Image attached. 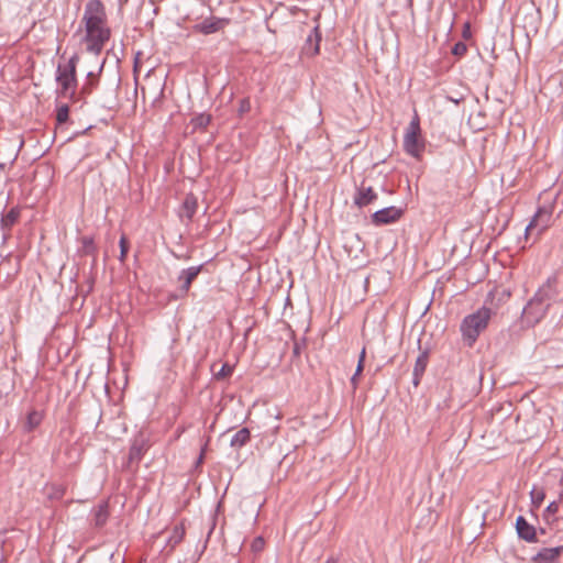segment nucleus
<instances>
[{
  "instance_id": "8",
  "label": "nucleus",
  "mask_w": 563,
  "mask_h": 563,
  "mask_svg": "<svg viewBox=\"0 0 563 563\" xmlns=\"http://www.w3.org/2000/svg\"><path fill=\"white\" fill-rule=\"evenodd\" d=\"M402 216V210L396 207H387L373 213L372 222L375 225L389 224L398 221Z\"/></svg>"
},
{
  "instance_id": "18",
  "label": "nucleus",
  "mask_w": 563,
  "mask_h": 563,
  "mask_svg": "<svg viewBox=\"0 0 563 563\" xmlns=\"http://www.w3.org/2000/svg\"><path fill=\"white\" fill-rule=\"evenodd\" d=\"M251 439V432L247 428L240 429L231 439V446L234 449L243 448Z\"/></svg>"
},
{
  "instance_id": "3",
  "label": "nucleus",
  "mask_w": 563,
  "mask_h": 563,
  "mask_svg": "<svg viewBox=\"0 0 563 563\" xmlns=\"http://www.w3.org/2000/svg\"><path fill=\"white\" fill-rule=\"evenodd\" d=\"M490 317L492 310L487 307H482L462 320L460 330L464 342L468 346H472L479 334L487 328Z\"/></svg>"
},
{
  "instance_id": "31",
  "label": "nucleus",
  "mask_w": 563,
  "mask_h": 563,
  "mask_svg": "<svg viewBox=\"0 0 563 563\" xmlns=\"http://www.w3.org/2000/svg\"><path fill=\"white\" fill-rule=\"evenodd\" d=\"M264 541L262 538H257L254 540L252 548L254 551H260L263 548Z\"/></svg>"
},
{
  "instance_id": "32",
  "label": "nucleus",
  "mask_w": 563,
  "mask_h": 563,
  "mask_svg": "<svg viewBox=\"0 0 563 563\" xmlns=\"http://www.w3.org/2000/svg\"><path fill=\"white\" fill-rule=\"evenodd\" d=\"M559 510V504L556 501H552L547 507V511L550 514H555Z\"/></svg>"
},
{
  "instance_id": "30",
  "label": "nucleus",
  "mask_w": 563,
  "mask_h": 563,
  "mask_svg": "<svg viewBox=\"0 0 563 563\" xmlns=\"http://www.w3.org/2000/svg\"><path fill=\"white\" fill-rule=\"evenodd\" d=\"M301 347H302L301 343H299L298 341L294 342L292 354L295 357H298L300 355Z\"/></svg>"
},
{
  "instance_id": "4",
  "label": "nucleus",
  "mask_w": 563,
  "mask_h": 563,
  "mask_svg": "<svg viewBox=\"0 0 563 563\" xmlns=\"http://www.w3.org/2000/svg\"><path fill=\"white\" fill-rule=\"evenodd\" d=\"M404 151L416 159H420L426 147V141L421 135L420 118L415 111V114L405 130Z\"/></svg>"
},
{
  "instance_id": "29",
  "label": "nucleus",
  "mask_w": 563,
  "mask_h": 563,
  "mask_svg": "<svg viewBox=\"0 0 563 563\" xmlns=\"http://www.w3.org/2000/svg\"><path fill=\"white\" fill-rule=\"evenodd\" d=\"M365 356H366V350L365 347L362 349L361 351V354H360V357H358V362H357V366H356V371H355V376H360L361 373L363 372V368H364V362H365Z\"/></svg>"
},
{
  "instance_id": "23",
  "label": "nucleus",
  "mask_w": 563,
  "mask_h": 563,
  "mask_svg": "<svg viewBox=\"0 0 563 563\" xmlns=\"http://www.w3.org/2000/svg\"><path fill=\"white\" fill-rule=\"evenodd\" d=\"M531 503L534 507L539 508L544 500L545 494L543 489L533 487L530 492Z\"/></svg>"
},
{
  "instance_id": "33",
  "label": "nucleus",
  "mask_w": 563,
  "mask_h": 563,
  "mask_svg": "<svg viewBox=\"0 0 563 563\" xmlns=\"http://www.w3.org/2000/svg\"><path fill=\"white\" fill-rule=\"evenodd\" d=\"M357 377L358 376H355V374L352 376L351 378V384L353 386V388L355 389L357 387Z\"/></svg>"
},
{
  "instance_id": "9",
  "label": "nucleus",
  "mask_w": 563,
  "mask_h": 563,
  "mask_svg": "<svg viewBox=\"0 0 563 563\" xmlns=\"http://www.w3.org/2000/svg\"><path fill=\"white\" fill-rule=\"evenodd\" d=\"M201 268L202 265L191 266L180 272L178 276V282L180 283L178 288L179 297H185L188 294L192 282L197 278Z\"/></svg>"
},
{
  "instance_id": "24",
  "label": "nucleus",
  "mask_w": 563,
  "mask_h": 563,
  "mask_svg": "<svg viewBox=\"0 0 563 563\" xmlns=\"http://www.w3.org/2000/svg\"><path fill=\"white\" fill-rule=\"evenodd\" d=\"M211 121L209 114H199L192 119V124L196 129H205Z\"/></svg>"
},
{
  "instance_id": "28",
  "label": "nucleus",
  "mask_w": 563,
  "mask_h": 563,
  "mask_svg": "<svg viewBox=\"0 0 563 563\" xmlns=\"http://www.w3.org/2000/svg\"><path fill=\"white\" fill-rule=\"evenodd\" d=\"M466 51H467L466 44L463 42H457L454 44V46L452 48V54L456 55V56H462L466 53Z\"/></svg>"
},
{
  "instance_id": "17",
  "label": "nucleus",
  "mask_w": 563,
  "mask_h": 563,
  "mask_svg": "<svg viewBox=\"0 0 563 563\" xmlns=\"http://www.w3.org/2000/svg\"><path fill=\"white\" fill-rule=\"evenodd\" d=\"M184 537L185 526L183 522H180L173 528L166 545L169 547L170 550H173L177 544H179L183 541Z\"/></svg>"
},
{
  "instance_id": "21",
  "label": "nucleus",
  "mask_w": 563,
  "mask_h": 563,
  "mask_svg": "<svg viewBox=\"0 0 563 563\" xmlns=\"http://www.w3.org/2000/svg\"><path fill=\"white\" fill-rule=\"evenodd\" d=\"M80 253L84 255H95L97 253V246L95 244L93 238H91V236H82L81 238Z\"/></svg>"
},
{
  "instance_id": "34",
  "label": "nucleus",
  "mask_w": 563,
  "mask_h": 563,
  "mask_svg": "<svg viewBox=\"0 0 563 563\" xmlns=\"http://www.w3.org/2000/svg\"><path fill=\"white\" fill-rule=\"evenodd\" d=\"M421 376H413V384L417 386L420 383Z\"/></svg>"
},
{
  "instance_id": "35",
  "label": "nucleus",
  "mask_w": 563,
  "mask_h": 563,
  "mask_svg": "<svg viewBox=\"0 0 563 563\" xmlns=\"http://www.w3.org/2000/svg\"><path fill=\"white\" fill-rule=\"evenodd\" d=\"M92 86H93V84H91V86L88 88V86L85 85L82 89H84V91L90 92L92 89Z\"/></svg>"
},
{
  "instance_id": "20",
  "label": "nucleus",
  "mask_w": 563,
  "mask_h": 563,
  "mask_svg": "<svg viewBox=\"0 0 563 563\" xmlns=\"http://www.w3.org/2000/svg\"><path fill=\"white\" fill-rule=\"evenodd\" d=\"M197 208H198L197 198L192 194L187 195L183 202V210H184L185 216L189 220H191L194 214L197 212Z\"/></svg>"
},
{
  "instance_id": "26",
  "label": "nucleus",
  "mask_w": 563,
  "mask_h": 563,
  "mask_svg": "<svg viewBox=\"0 0 563 563\" xmlns=\"http://www.w3.org/2000/svg\"><path fill=\"white\" fill-rule=\"evenodd\" d=\"M233 373V367L229 365L228 363H224L221 368L214 374V377L217 379H224L229 376H231Z\"/></svg>"
},
{
  "instance_id": "1",
  "label": "nucleus",
  "mask_w": 563,
  "mask_h": 563,
  "mask_svg": "<svg viewBox=\"0 0 563 563\" xmlns=\"http://www.w3.org/2000/svg\"><path fill=\"white\" fill-rule=\"evenodd\" d=\"M81 24L86 49L96 55L100 54L111 36L106 8L101 0H89L86 3Z\"/></svg>"
},
{
  "instance_id": "13",
  "label": "nucleus",
  "mask_w": 563,
  "mask_h": 563,
  "mask_svg": "<svg viewBox=\"0 0 563 563\" xmlns=\"http://www.w3.org/2000/svg\"><path fill=\"white\" fill-rule=\"evenodd\" d=\"M320 42L321 34L319 32V27L316 26L307 36L306 43L302 47V53L309 57L316 56L317 54H319L320 51Z\"/></svg>"
},
{
  "instance_id": "38",
  "label": "nucleus",
  "mask_w": 563,
  "mask_h": 563,
  "mask_svg": "<svg viewBox=\"0 0 563 563\" xmlns=\"http://www.w3.org/2000/svg\"><path fill=\"white\" fill-rule=\"evenodd\" d=\"M2 562H3V556L1 555V558H0V563H2Z\"/></svg>"
},
{
  "instance_id": "19",
  "label": "nucleus",
  "mask_w": 563,
  "mask_h": 563,
  "mask_svg": "<svg viewBox=\"0 0 563 563\" xmlns=\"http://www.w3.org/2000/svg\"><path fill=\"white\" fill-rule=\"evenodd\" d=\"M109 517L108 503H101L93 509V520L97 527H102Z\"/></svg>"
},
{
  "instance_id": "12",
  "label": "nucleus",
  "mask_w": 563,
  "mask_h": 563,
  "mask_svg": "<svg viewBox=\"0 0 563 563\" xmlns=\"http://www.w3.org/2000/svg\"><path fill=\"white\" fill-rule=\"evenodd\" d=\"M228 23V19L211 16L196 24L195 29L202 34H212L222 30Z\"/></svg>"
},
{
  "instance_id": "22",
  "label": "nucleus",
  "mask_w": 563,
  "mask_h": 563,
  "mask_svg": "<svg viewBox=\"0 0 563 563\" xmlns=\"http://www.w3.org/2000/svg\"><path fill=\"white\" fill-rule=\"evenodd\" d=\"M427 364H428V354L426 352H423L416 360L415 367H413V376H422L426 371Z\"/></svg>"
},
{
  "instance_id": "16",
  "label": "nucleus",
  "mask_w": 563,
  "mask_h": 563,
  "mask_svg": "<svg viewBox=\"0 0 563 563\" xmlns=\"http://www.w3.org/2000/svg\"><path fill=\"white\" fill-rule=\"evenodd\" d=\"M19 218H20V209L16 207L11 208L1 218V229L3 231H10L11 228L18 222Z\"/></svg>"
},
{
  "instance_id": "2",
  "label": "nucleus",
  "mask_w": 563,
  "mask_h": 563,
  "mask_svg": "<svg viewBox=\"0 0 563 563\" xmlns=\"http://www.w3.org/2000/svg\"><path fill=\"white\" fill-rule=\"evenodd\" d=\"M556 278L549 277L525 306L521 320L529 328L538 324L548 313L551 302L556 298Z\"/></svg>"
},
{
  "instance_id": "11",
  "label": "nucleus",
  "mask_w": 563,
  "mask_h": 563,
  "mask_svg": "<svg viewBox=\"0 0 563 563\" xmlns=\"http://www.w3.org/2000/svg\"><path fill=\"white\" fill-rule=\"evenodd\" d=\"M45 418V412L38 409H31L27 411L23 422H22V431L24 433L34 432L43 422Z\"/></svg>"
},
{
  "instance_id": "36",
  "label": "nucleus",
  "mask_w": 563,
  "mask_h": 563,
  "mask_svg": "<svg viewBox=\"0 0 563 563\" xmlns=\"http://www.w3.org/2000/svg\"><path fill=\"white\" fill-rule=\"evenodd\" d=\"M325 563H338L335 559L330 558L325 561Z\"/></svg>"
},
{
  "instance_id": "25",
  "label": "nucleus",
  "mask_w": 563,
  "mask_h": 563,
  "mask_svg": "<svg viewBox=\"0 0 563 563\" xmlns=\"http://www.w3.org/2000/svg\"><path fill=\"white\" fill-rule=\"evenodd\" d=\"M68 115H69V107L67 104H62L57 108L56 121L59 124L65 123L68 120Z\"/></svg>"
},
{
  "instance_id": "27",
  "label": "nucleus",
  "mask_w": 563,
  "mask_h": 563,
  "mask_svg": "<svg viewBox=\"0 0 563 563\" xmlns=\"http://www.w3.org/2000/svg\"><path fill=\"white\" fill-rule=\"evenodd\" d=\"M119 244H120V257H119V260H120V262L123 263L125 261V257H126L128 252H129V243H128V240H126L125 235H122L120 238Z\"/></svg>"
},
{
  "instance_id": "6",
  "label": "nucleus",
  "mask_w": 563,
  "mask_h": 563,
  "mask_svg": "<svg viewBox=\"0 0 563 563\" xmlns=\"http://www.w3.org/2000/svg\"><path fill=\"white\" fill-rule=\"evenodd\" d=\"M552 220V209L548 207L538 208L537 212L532 217L529 224L526 227L525 235L528 240L530 236L534 235V241H537L541 234L548 230L551 225Z\"/></svg>"
},
{
  "instance_id": "10",
  "label": "nucleus",
  "mask_w": 563,
  "mask_h": 563,
  "mask_svg": "<svg viewBox=\"0 0 563 563\" xmlns=\"http://www.w3.org/2000/svg\"><path fill=\"white\" fill-rule=\"evenodd\" d=\"M563 554V545L554 548H543L532 556L533 563H559Z\"/></svg>"
},
{
  "instance_id": "14",
  "label": "nucleus",
  "mask_w": 563,
  "mask_h": 563,
  "mask_svg": "<svg viewBox=\"0 0 563 563\" xmlns=\"http://www.w3.org/2000/svg\"><path fill=\"white\" fill-rule=\"evenodd\" d=\"M516 530L519 538L528 542L537 540L536 528L530 525L522 516H519L516 520Z\"/></svg>"
},
{
  "instance_id": "15",
  "label": "nucleus",
  "mask_w": 563,
  "mask_h": 563,
  "mask_svg": "<svg viewBox=\"0 0 563 563\" xmlns=\"http://www.w3.org/2000/svg\"><path fill=\"white\" fill-rule=\"evenodd\" d=\"M377 199V194L372 187L361 186L354 197V203L358 207H365Z\"/></svg>"
},
{
  "instance_id": "5",
  "label": "nucleus",
  "mask_w": 563,
  "mask_h": 563,
  "mask_svg": "<svg viewBox=\"0 0 563 563\" xmlns=\"http://www.w3.org/2000/svg\"><path fill=\"white\" fill-rule=\"evenodd\" d=\"M78 56H71L67 63L59 64L56 70V80L59 86V95L63 97L71 98L76 91L77 78L76 66Z\"/></svg>"
},
{
  "instance_id": "7",
  "label": "nucleus",
  "mask_w": 563,
  "mask_h": 563,
  "mask_svg": "<svg viewBox=\"0 0 563 563\" xmlns=\"http://www.w3.org/2000/svg\"><path fill=\"white\" fill-rule=\"evenodd\" d=\"M151 448L150 439L143 432H139L132 440L129 451V463L139 464L144 454Z\"/></svg>"
},
{
  "instance_id": "37",
  "label": "nucleus",
  "mask_w": 563,
  "mask_h": 563,
  "mask_svg": "<svg viewBox=\"0 0 563 563\" xmlns=\"http://www.w3.org/2000/svg\"><path fill=\"white\" fill-rule=\"evenodd\" d=\"M93 76V73L92 71H89L88 73V77H92Z\"/></svg>"
}]
</instances>
